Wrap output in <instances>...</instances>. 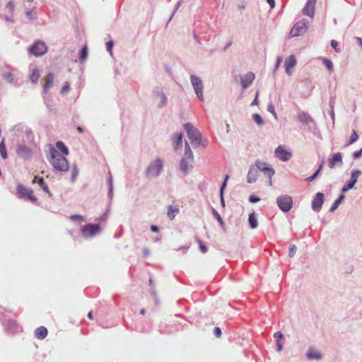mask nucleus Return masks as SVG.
<instances>
[{"instance_id":"1","label":"nucleus","mask_w":362,"mask_h":362,"mask_svg":"<svg viewBox=\"0 0 362 362\" xmlns=\"http://www.w3.org/2000/svg\"><path fill=\"white\" fill-rule=\"evenodd\" d=\"M49 153L48 160L55 170L66 172L69 170V163L64 156L59 154L53 146L50 147Z\"/></svg>"},{"instance_id":"2","label":"nucleus","mask_w":362,"mask_h":362,"mask_svg":"<svg viewBox=\"0 0 362 362\" xmlns=\"http://www.w3.org/2000/svg\"><path fill=\"white\" fill-rule=\"evenodd\" d=\"M298 122L303 126L304 130L308 132H313L317 129V123L308 113L300 112L297 115Z\"/></svg>"},{"instance_id":"3","label":"nucleus","mask_w":362,"mask_h":362,"mask_svg":"<svg viewBox=\"0 0 362 362\" xmlns=\"http://www.w3.org/2000/svg\"><path fill=\"white\" fill-rule=\"evenodd\" d=\"M184 127L192 144L197 146H199L202 140V136L199 130L190 123L185 124Z\"/></svg>"},{"instance_id":"4","label":"nucleus","mask_w":362,"mask_h":362,"mask_svg":"<svg viewBox=\"0 0 362 362\" xmlns=\"http://www.w3.org/2000/svg\"><path fill=\"white\" fill-rule=\"evenodd\" d=\"M17 194L20 198H27L31 202H35L37 200L36 197L33 194V189L24 187L23 185L19 184L16 187Z\"/></svg>"},{"instance_id":"5","label":"nucleus","mask_w":362,"mask_h":362,"mask_svg":"<svg viewBox=\"0 0 362 362\" xmlns=\"http://www.w3.org/2000/svg\"><path fill=\"white\" fill-rule=\"evenodd\" d=\"M362 174L360 170H354L351 171V179L341 188V193H345L349 189L354 188L357 182L358 177Z\"/></svg>"},{"instance_id":"6","label":"nucleus","mask_w":362,"mask_h":362,"mask_svg":"<svg viewBox=\"0 0 362 362\" xmlns=\"http://www.w3.org/2000/svg\"><path fill=\"white\" fill-rule=\"evenodd\" d=\"M47 51V47L44 42L38 40L35 42L30 48V52L35 57H40L45 54Z\"/></svg>"},{"instance_id":"7","label":"nucleus","mask_w":362,"mask_h":362,"mask_svg":"<svg viewBox=\"0 0 362 362\" xmlns=\"http://www.w3.org/2000/svg\"><path fill=\"white\" fill-rule=\"evenodd\" d=\"M277 204L283 211H288L293 206V199L290 196H281L277 199Z\"/></svg>"},{"instance_id":"8","label":"nucleus","mask_w":362,"mask_h":362,"mask_svg":"<svg viewBox=\"0 0 362 362\" xmlns=\"http://www.w3.org/2000/svg\"><path fill=\"white\" fill-rule=\"evenodd\" d=\"M99 232L100 226L98 224H86L81 229L83 235L86 238L93 237Z\"/></svg>"},{"instance_id":"9","label":"nucleus","mask_w":362,"mask_h":362,"mask_svg":"<svg viewBox=\"0 0 362 362\" xmlns=\"http://www.w3.org/2000/svg\"><path fill=\"white\" fill-rule=\"evenodd\" d=\"M275 156L282 161H286L292 157V152L286 149L284 146H279L275 151Z\"/></svg>"},{"instance_id":"10","label":"nucleus","mask_w":362,"mask_h":362,"mask_svg":"<svg viewBox=\"0 0 362 362\" xmlns=\"http://www.w3.org/2000/svg\"><path fill=\"white\" fill-rule=\"evenodd\" d=\"M191 81L197 95L201 100H203V84L202 80L199 78L192 75L191 76Z\"/></svg>"},{"instance_id":"11","label":"nucleus","mask_w":362,"mask_h":362,"mask_svg":"<svg viewBox=\"0 0 362 362\" xmlns=\"http://www.w3.org/2000/svg\"><path fill=\"white\" fill-rule=\"evenodd\" d=\"M163 170V164L160 160H156L148 168V175L151 176H158Z\"/></svg>"},{"instance_id":"12","label":"nucleus","mask_w":362,"mask_h":362,"mask_svg":"<svg viewBox=\"0 0 362 362\" xmlns=\"http://www.w3.org/2000/svg\"><path fill=\"white\" fill-rule=\"evenodd\" d=\"M316 1L317 0H308L302 10V13L310 18H313L315 13Z\"/></svg>"},{"instance_id":"13","label":"nucleus","mask_w":362,"mask_h":362,"mask_svg":"<svg viewBox=\"0 0 362 362\" xmlns=\"http://www.w3.org/2000/svg\"><path fill=\"white\" fill-rule=\"evenodd\" d=\"M257 168L264 173L269 178V184H272V177L274 175V170L265 162L258 161L256 163Z\"/></svg>"},{"instance_id":"14","label":"nucleus","mask_w":362,"mask_h":362,"mask_svg":"<svg viewBox=\"0 0 362 362\" xmlns=\"http://www.w3.org/2000/svg\"><path fill=\"white\" fill-rule=\"evenodd\" d=\"M324 202V194L317 192L312 201V209L315 211H320Z\"/></svg>"},{"instance_id":"15","label":"nucleus","mask_w":362,"mask_h":362,"mask_svg":"<svg viewBox=\"0 0 362 362\" xmlns=\"http://www.w3.org/2000/svg\"><path fill=\"white\" fill-rule=\"evenodd\" d=\"M308 21L305 19L296 23V37L305 34L308 29Z\"/></svg>"},{"instance_id":"16","label":"nucleus","mask_w":362,"mask_h":362,"mask_svg":"<svg viewBox=\"0 0 362 362\" xmlns=\"http://www.w3.org/2000/svg\"><path fill=\"white\" fill-rule=\"evenodd\" d=\"M17 155L23 158H28L32 155L31 150L25 146H20L16 150Z\"/></svg>"},{"instance_id":"17","label":"nucleus","mask_w":362,"mask_h":362,"mask_svg":"<svg viewBox=\"0 0 362 362\" xmlns=\"http://www.w3.org/2000/svg\"><path fill=\"white\" fill-rule=\"evenodd\" d=\"M255 79V74L248 72L241 78V84L243 88L249 87Z\"/></svg>"},{"instance_id":"18","label":"nucleus","mask_w":362,"mask_h":362,"mask_svg":"<svg viewBox=\"0 0 362 362\" xmlns=\"http://www.w3.org/2000/svg\"><path fill=\"white\" fill-rule=\"evenodd\" d=\"M306 356L309 360H321L322 358V354L313 347L309 348Z\"/></svg>"},{"instance_id":"19","label":"nucleus","mask_w":362,"mask_h":362,"mask_svg":"<svg viewBox=\"0 0 362 362\" xmlns=\"http://www.w3.org/2000/svg\"><path fill=\"white\" fill-rule=\"evenodd\" d=\"M336 163H339L340 165L343 164L342 157L341 153H337L329 160V167L330 168H334Z\"/></svg>"},{"instance_id":"20","label":"nucleus","mask_w":362,"mask_h":362,"mask_svg":"<svg viewBox=\"0 0 362 362\" xmlns=\"http://www.w3.org/2000/svg\"><path fill=\"white\" fill-rule=\"evenodd\" d=\"M48 334V331L45 327L40 326L35 330V337L38 339H44Z\"/></svg>"},{"instance_id":"21","label":"nucleus","mask_w":362,"mask_h":362,"mask_svg":"<svg viewBox=\"0 0 362 362\" xmlns=\"http://www.w3.org/2000/svg\"><path fill=\"white\" fill-rule=\"evenodd\" d=\"M286 71L288 75L293 74V69L294 68V55H291L285 62Z\"/></svg>"},{"instance_id":"22","label":"nucleus","mask_w":362,"mask_h":362,"mask_svg":"<svg viewBox=\"0 0 362 362\" xmlns=\"http://www.w3.org/2000/svg\"><path fill=\"white\" fill-rule=\"evenodd\" d=\"M180 212L177 206L170 205L168 208L167 216L170 220H173L175 216Z\"/></svg>"},{"instance_id":"23","label":"nucleus","mask_w":362,"mask_h":362,"mask_svg":"<svg viewBox=\"0 0 362 362\" xmlns=\"http://www.w3.org/2000/svg\"><path fill=\"white\" fill-rule=\"evenodd\" d=\"M33 183H37L41 187L44 192L50 194L49 188L47 185L45 184L44 179L42 177L39 176H35L34 179L33 180Z\"/></svg>"},{"instance_id":"24","label":"nucleus","mask_w":362,"mask_h":362,"mask_svg":"<svg viewBox=\"0 0 362 362\" xmlns=\"http://www.w3.org/2000/svg\"><path fill=\"white\" fill-rule=\"evenodd\" d=\"M274 337L276 340V344L277 346V351H281L283 349V344L281 342L284 336L281 332H276L274 334Z\"/></svg>"},{"instance_id":"25","label":"nucleus","mask_w":362,"mask_h":362,"mask_svg":"<svg viewBox=\"0 0 362 362\" xmlns=\"http://www.w3.org/2000/svg\"><path fill=\"white\" fill-rule=\"evenodd\" d=\"M156 99L158 100V107H163L166 104L167 98L163 92L157 91L156 93Z\"/></svg>"},{"instance_id":"26","label":"nucleus","mask_w":362,"mask_h":362,"mask_svg":"<svg viewBox=\"0 0 362 362\" xmlns=\"http://www.w3.org/2000/svg\"><path fill=\"white\" fill-rule=\"evenodd\" d=\"M53 81H54L53 74L52 73L48 74L45 78V83L44 86L45 91H47V89H49V88H51L52 86Z\"/></svg>"},{"instance_id":"27","label":"nucleus","mask_w":362,"mask_h":362,"mask_svg":"<svg viewBox=\"0 0 362 362\" xmlns=\"http://www.w3.org/2000/svg\"><path fill=\"white\" fill-rule=\"evenodd\" d=\"M345 198V196L344 193H341V194L339 197L337 199L335 200V202L333 203L332 206L329 209L330 212H334L339 207L340 204L344 201Z\"/></svg>"},{"instance_id":"28","label":"nucleus","mask_w":362,"mask_h":362,"mask_svg":"<svg viewBox=\"0 0 362 362\" xmlns=\"http://www.w3.org/2000/svg\"><path fill=\"white\" fill-rule=\"evenodd\" d=\"M56 147L62 153V156H66L69 155V149L62 141H57Z\"/></svg>"},{"instance_id":"29","label":"nucleus","mask_w":362,"mask_h":362,"mask_svg":"<svg viewBox=\"0 0 362 362\" xmlns=\"http://www.w3.org/2000/svg\"><path fill=\"white\" fill-rule=\"evenodd\" d=\"M248 221L251 228L254 229L258 226V222L255 217V212H252L249 215Z\"/></svg>"},{"instance_id":"30","label":"nucleus","mask_w":362,"mask_h":362,"mask_svg":"<svg viewBox=\"0 0 362 362\" xmlns=\"http://www.w3.org/2000/svg\"><path fill=\"white\" fill-rule=\"evenodd\" d=\"M173 142L175 144V149H177L179 146H181L182 143V134L178 133V134H175Z\"/></svg>"},{"instance_id":"31","label":"nucleus","mask_w":362,"mask_h":362,"mask_svg":"<svg viewBox=\"0 0 362 362\" xmlns=\"http://www.w3.org/2000/svg\"><path fill=\"white\" fill-rule=\"evenodd\" d=\"M0 154L3 159L8 158L6 147L4 139L0 142Z\"/></svg>"},{"instance_id":"32","label":"nucleus","mask_w":362,"mask_h":362,"mask_svg":"<svg viewBox=\"0 0 362 362\" xmlns=\"http://www.w3.org/2000/svg\"><path fill=\"white\" fill-rule=\"evenodd\" d=\"M323 165H324V161H322L318 169L315 171V173L312 176L307 177L305 179L306 181H308V182L313 181L320 173V172L322 169Z\"/></svg>"},{"instance_id":"33","label":"nucleus","mask_w":362,"mask_h":362,"mask_svg":"<svg viewBox=\"0 0 362 362\" xmlns=\"http://www.w3.org/2000/svg\"><path fill=\"white\" fill-rule=\"evenodd\" d=\"M229 179V175H226L225 176V179H224V181H223V183L221 187V190H220V195H221V204L223 206H224V199H223V190L224 189L226 188V185H227V182Z\"/></svg>"},{"instance_id":"34","label":"nucleus","mask_w":362,"mask_h":362,"mask_svg":"<svg viewBox=\"0 0 362 362\" xmlns=\"http://www.w3.org/2000/svg\"><path fill=\"white\" fill-rule=\"evenodd\" d=\"M358 139V135L356 130H352V134L350 136V139L348 141V143L346 145H350L356 142Z\"/></svg>"},{"instance_id":"35","label":"nucleus","mask_w":362,"mask_h":362,"mask_svg":"<svg viewBox=\"0 0 362 362\" xmlns=\"http://www.w3.org/2000/svg\"><path fill=\"white\" fill-rule=\"evenodd\" d=\"M87 56H88V47L86 45H85L84 47H82V49L81 50L79 59L81 61H84L86 59Z\"/></svg>"},{"instance_id":"36","label":"nucleus","mask_w":362,"mask_h":362,"mask_svg":"<svg viewBox=\"0 0 362 362\" xmlns=\"http://www.w3.org/2000/svg\"><path fill=\"white\" fill-rule=\"evenodd\" d=\"M188 161L189 160H186L185 158H182L180 163V169L185 173L187 172Z\"/></svg>"},{"instance_id":"37","label":"nucleus","mask_w":362,"mask_h":362,"mask_svg":"<svg viewBox=\"0 0 362 362\" xmlns=\"http://www.w3.org/2000/svg\"><path fill=\"white\" fill-rule=\"evenodd\" d=\"M40 78V73L37 70L33 71L30 75V80L33 83H36Z\"/></svg>"},{"instance_id":"38","label":"nucleus","mask_w":362,"mask_h":362,"mask_svg":"<svg viewBox=\"0 0 362 362\" xmlns=\"http://www.w3.org/2000/svg\"><path fill=\"white\" fill-rule=\"evenodd\" d=\"M197 241L199 244V249H200L201 252L203 253H206L208 250L206 246L204 244V243L200 239L197 238Z\"/></svg>"},{"instance_id":"39","label":"nucleus","mask_w":362,"mask_h":362,"mask_svg":"<svg viewBox=\"0 0 362 362\" xmlns=\"http://www.w3.org/2000/svg\"><path fill=\"white\" fill-rule=\"evenodd\" d=\"M253 119L258 124H262L264 123L262 117L257 113L253 115Z\"/></svg>"},{"instance_id":"40","label":"nucleus","mask_w":362,"mask_h":362,"mask_svg":"<svg viewBox=\"0 0 362 362\" xmlns=\"http://www.w3.org/2000/svg\"><path fill=\"white\" fill-rule=\"evenodd\" d=\"M323 64L329 70L333 69V64L331 60L325 58L323 60Z\"/></svg>"},{"instance_id":"41","label":"nucleus","mask_w":362,"mask_h":362,"mask_svg":"<svg viewBox=\"0 0 362 362\" xmlns=\"http://www.w3.org/2000/svg\"><path fill=\"white\" fill-rule=\"evenodd\" d=\"M4 78L8 82H12L13 81V74L10 71L5 73L4 74Z\"/></svg>"},{"instance_id":"42","label":"nucleus","mask_w":362,"mask_h":362,"mask_svg":"<svg viewBox=\"0 0 362 362\" xmlns=\"http://www.w3.org/2000/svg\"><path fill=\"white\" fill-rule=\"evenodd\" d=\"M70 219L73 221H83L84 218L82 216L74 214L70 216Z\"/></svg>"},{"instance_id":"43","label":"nucleus","mask_w":362,"mask_h":362,"mask_svg":"<svg viewBox=\"0 0 362 362\" xmlns=\"http://www.w3.org/2000/svg\"><path fill=\"white\" fill-rule=\"evenodd\" d=\"M331 46L337 52H340L341 49L339 47V44L335 40L331 41Z\"/></svg>"},{"instance_id":"44","label":"nucleus","mask_w":362,"mask_h":362,"mask_svg":"<svg viewBox=\"0 0 362 362\" xmlns=\"http://www.w3.org/2000/svg\"><path fill=\"white\" fill-rule=\"evenodd\" d=\"M69 90H70L69 83L68 82H65L64 83L63 86L62 87L61 93L64 94V93L69 91Z\"/></svg>"},{"instance_id":"45","label":"nucleus","mask_w":362,"mask_h":362,"mask_svg":"<svg viewBox=\"0 0 362 362\" xmlns=\"http://www.w3.org/2000/svg\"><path fill=\"white\" fill-rule=\"evenodd\" d=\"M186 160L189 161H192L193 160V153L192 151H189V152L185 153V158Z\"/></svg>"},{"instance_id":"46","label":"nucleus","mask_w":362,"mask_h":362,"mask_svg":"<svg viewBox=\"0 0 362 362\" xmlns=\"http://www.w3.org/2000/svg\"><path fill=\"white\" fill-rule=\"evenodd\" d=\"M352 156L354 159L359 158L362 156V148L360 150L354 152Z\"/></svg>"},{"instance_id":"47","label":"nucleus","mask_w":362,"mask_h":362,"mask_svg":"<svg viewBox=\"0 0 362 362\" xmlns=\"http://www.w3.org/2000/svg\"><path fill=\"white\" fill-rule=\"evenodd\" d=\"M112 47H113V42L112 41H108L106 42V49L111 54H112Z\"/></svg>"},{"instance_id":"48","label":"nucleus","mask_w":362,"mask_h":362,"mask_svg":"<svg viewBox=\"0 0 362 362\" xmlns=\"http://www.w3.org/2000/svg\"><path fill=\"white\" fill-rule=\"evenodd\" d=\"M250 202H252V203H257L258 202L260 201V198L257 197H255L254 195H251L250 197Z\"/></svg>"},{"instance_id":"49","label":"nucleus","mask_w":362,"mask_h":362,"mask_svg":"<svg viewBox=\"0 0 362 362\" xmlns=\"http://www.w3.org/2000/svg\"><path fill=\"white\" fill-rule=\"evenodd\" d=\"M214 333L216 337H220L221 335V330L219 327H216L214 328Z\"/></svg>"},{"instance_id":"50","label":"nucleus","mask_w":362,"mask_h":362,"mask_svg":"<svg viewBox=\"0 0 362 362\" xmlns=\"http://www.w3.org/2000/svg\"><path fill=\"white\" fill-rule=\"evenodd\" d=\"M108 185H109L110 193H112V176L111 175H110L109 178H108Z\"/></svg>"},{"instance_id":"51","label":"nucleus","mask_w":362,"mask_h":362,"mask_svg":"<svg viewBox=\"0 0 362 362\" xmlns=\"http://www.w3.org/2000/svg\"><path fill=\"white\" fill-rule=\"evenodd\" d=\"M26 16L28 18L33 19L35 17V13H33V11H29L26 12Z\"/></svg>"},{"instance_id":"52","label":"nucleus","mask_w":362,"mask_h":362,"mask_svg":"<svg viewBox=\"0 0 362 362\" xmlns=\"http://www.w3.org/2000/svg\"><path fill=\"white\" fill-rule=\"evenodd\" d=\"M267 110H268V111L272 112L273 115H276V113H275V111H274V106L272 105H268Z\"/></svg>"},{"instance_id":"53","label":"nucleus","mask_w":362,"mask_h":362,"mask_svg":"<svg viewBox=\"0 0 362 362\" xmlns=\"http://www.w3.org/2000/svg\"><path fill=\"white\" fill-rule=\"evenodd\" d=\"M150 255V251L147 248H144L143 250V255L144 257H148Z\"/></svg>"},{"instance_id":"54","label":"nucleus","mask_w":362,"mask_h":362,"mask_svg":"<svg viewBox=\"0 0 362 362\" xmlns=\"http://www.w3.org/2000/svg\"><path fill=\"white\" fill-rule=\"evenodd\" d=\"M267 3L269 4L271 8H274L275 6V1L274 0H267Z\"/></svg>"},{"instance_id":"55","label":"nucleus","mask_w":362,"mask_h":362,"mask_svg":"<svg viewBox=\"0 0 362 362\" xmlns=\"http://www.w3.org/2000/svg\"><path fill=\"white\" fill-rule=\"evenodd\" d=\"M294 249V245H291L289 247V253H288V256L290 257H293V250Z\"/></svg>"},{"instance_id":"56","label":"nucleus","mask_w":362,"mask_h":362,"mask_svg":"<svg viewBox=\"0 0 362 362\" xmlns=\"http://www.w3.org/2000/svg\"><path fill=\"white\" fill-rule=\"evenodd\" d=\"M151 230L152 232L157 233L158 232V228L156 226L152 225L151 226Z\"/></svg>"},{"instance_id":"57","label":"nucleus","mask_w":362,"mask_h":362,"mask_svg":"<svg viewBox=\"0 0 362 362\" xmlns=\"http://www.w3.org/2000/svg\"><path fill=\"white\" fill-rule=\"evenodd\" d=\"M329 115H330V117H332V119L333 121H334L335 115H334V109H330Z\"/></svg>"},{"instance_id":"58","label":"nucleus","mask_w":362,"mask_h":362,"mask_svg":"<svg viewBox=\"0 0 362 362\" xmlns=\"http://www.w3.org/2000/svg\"><path fill=\"white\" fill-rule=\"evenodd\" d=\"M334 100L333 98H331L330 101H329L330 109H334Z\"/></svg>"},{"instance_id":"59","label":"nucleus","mask_w":362,"mask_h":362,"mask_svg":"<svg viewBox=\"0 0 362 362\" xmlns=\"http://www.w3.org/2000/svg\"><path fill=\"white\" fill-rule=\"evenodd\" d=\"M7 7H8L11 10H13L14 8V4L12 2H8L7 4Z\"/></svg>"},{"instance_id":"60","label":"nucleus","mask_w":362,"mask_h":362,"mask_svg":"<svg viewBox=\"0 0 362 362\" xmlns=\"http://www.w3.org/2000/svg\"><path fill=\"white\" fill-rule=\"evenodd\" d=\"M189 151H192L190 147H189V145L188 143H185V152H189Z\"/></svg>"},{"instance_id":"61","label":"nucleus","mask_w":362,"mask_h":362,"mask_svg":"<svg viewBox=\"0 0 362 362\" xmlns=\"http://www.w3.org/2000/svg\"><path fill=\"white\" fill-rule=\"evenodd\" d=\"M356 39L358 44L362 47V38L358 37Z\"/></svg>"},{"instance_id":"62","label":"nucleus","mask_w":362,"mask_h":362,"mask_svg":"<svg viewBox=\"0 0 362 362\" xmlns=\"http://www.w3.org/2000/svg\"><path fill=\"white\" fill-rule=\"evenodd\" d=\"M257 96H258V92L257 93L256 98L254 100V101L252 102V105H257Z\"/></svg>"},{"instance_id":"63","label":"nucleus","mask_w":362,"mask_h":362,"mask_svg":"<svg viewBox=\"0 0 362 362\" xmlns=\"http://www.w3.org/2000/svg\"><path fill=\"white\" fill-rule=\"evenodd\" d=\"M245 6H245V2H243V3L241 5H240L238 7H239V8H240V9H245Z\"/></svg>"},{"instance_id":"64","label":"nucleus","mask_w":362,"mask_h":362,"mask_svg":"<svg viewBox=\"0 0 362 362\" xmlns=\"http://www.w3.org/2000/svg\"><path fill=\"white\" fill-rule=\"evenodd\" d=\"M88 317L90 319V320H93V314H92V312L90 311L88 313Z\"/></svg>"}]
</instances>
